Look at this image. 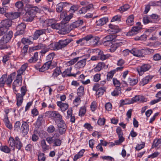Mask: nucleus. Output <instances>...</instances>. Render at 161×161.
Instances as JSON below:
<instances>
[{
	"mask_svg": "<svg viewBox=\"0 0 161 161\" xmlns=\"http://www.w3.org/2000/svg\"><path fill=\"white\" fill-rule=\"evenodd\" d=\"M7 29L4 28L0 25V36L4 34L0 40V49H8L10 47L6 44L11 39L13 36L12 31L7 32Z\"/></svg>",
	"mask_w": 161,
	"mask_h": 161,
	"instance_id": "1",
	"label": "nucleus"
},
{
	"mask_svg": "<svg viewBox=\"0 0 161 161\" xmlns=\"http://www.w3.org/2000/svg\"><path fill=\"white\" fill-rule=\"evenodd\" d=\"M72 39L67 38L64 40H60L58 42H54L50 44L49 48L54 50H58L65 47L71 42Z\"/></svg>",
	"mask_w": 161,
	"mask_h": 161,
	"instance_id": "2",
	"label": "nucleus"
},
{
	"mask_svg": "<svg viewBox=\"0 0 161 161\" xmlns=\"http://www.w3.org/2000/svg\"><path fill=\"white\" fill-rule=\"evenodd\" d=\"M38 10L39 8L37 7H34L29 8L23 16V20L26 22L32 21Z\"/></svg>",
	"mask_w": 161,
	"mask_h": 161,
	"instance_id": "3",
	"label": "nucleus"
},
{
	"mask_svg": "<svg viewBox=\"0 0 161 161\" xmlns=\"http://www.w3.org/2000/svg\"><path fill=\"white\" fill-rule=\"evenodd\" d=\"M8 144L9 147L13 150H14L15 147L19 150L22 147L21 142L18 136L16 137L15 139L13 137H10L8 140Z\"/></svg>",
	"mask_w": 161,
	"mask_h": 161,
	"instance_id": "4",
	"label": "nucleus"
},
{
	"mask_svg": "<svg viewBox=\"0 0 161 161\" xmlns=\"http://www.w3.org/2000/svg\"><path fill=\"white\" fill-rule=\"evenodd\" d=\"M67 14L66 12L64 11L60 14V19L61 20V22L63 24H64L67 23L73 17V14L71 13L68 15Z\"/></svg>",
	"mask_w": 161,
	"mask_h": 161,
	"instance_id": "5",
	"label": "nucleus"
},
{
	"mask_svg": "<svg viewBox=\"0 0 161 161\" xmlns=\"http://www.w3.org/2000/svg\"><path fill=\"white\" fill-rule=\"evenodd\" d=\"M55 122L58 127L60 134L63 135L64 134L66 131L67 126L64 121L55 120Z\"/></svg>",
	"mask_w": 161,
	"mask_h": 161,
	"instance_id": "6",
	"label": "nucleus"
},
{
	"mask_svg": "<svg viewBox=\"0 0 161 161\" xmlns=\"http://www.w3.org/2000/svg\"><path fill=\"white\" fill-rule=\"evenodd\" d=\"M116 131L118 136L119 139L115 141V143L116 145H118L122 143L125 140V138L123 137V133L120 127H118L116 129Z\"/></svg>",
	"mask_w": 161,
	"mask_h": 161,
	"instance_id": "7",
	"label": "nucleus"
},
{
	"mask_svg": "<svg viewBox=\"0 0 161 161\" xmlns=\"http://www.w3.org/2000/svg\"><path fill=\"white\" fill-rule=\"evenodd\" d=\"M151 66L148 64H145L139 66L136 69L140 75H142L144 72L149 70Z\"/></svg>",
	"mask_w": 161,
	"mask_h": 161,
	"instance_id": "8",
	"label": "nucleus"
},
{
	"mask_svg": "<svg viewBox=\"0 0 161 161\" xmlns=\"http://www.w3.org/2000/svg\"><path fill=\"white\" fill-rule=\"evenodd\" d=\"M49 30L48 29H42L41 30H37L35 32L33 35V39L35 40L37 39L40 36L43 34H46L49 33Z\"/></svg>",
	"mask_w": 161,
	"mask_h": 161,
	"instance_id": "9",
	"label": "nucleus"
},
{
	"mask_svg": "<svg viewBox=\"0 0 161 161\" xmlns=\"http://www.w3.org/2000/svg\"><path fill=\"white\" fill-rule=\"evenodd\" d=\"M21 13L19 12L7 13L5 16L10 20L14 19L19 17Z\"/></svg>",
	"mask_w": 161,
	"mask_h": 161,
	"instance_id": "10",
	"label": "nucleus"
},
{
	"mask_svg": "<svg viewBox=\"0 0 161 161\" xmlns=\"http://www.w3.org/2000/svg\"><path fill=\"white\" fill-rule=\"evenodd\" d=\"M26 27L25 24L22 23L19 24L16 27V30L17 31L16 34L17 35H20L23 34L24 33V31Z\"/></svg>",
	"mask_w": 161,
	"mask_h": 161,
	"instance_id": "11",
	"label": "nucleus"
},
{
	"mask_svg": "<svg viewBox=\"0 0 161 161\" xmlns=\"http://www.w3.org/2000/svg\"><path fill=\"white\" fill-rule=\"evenodd\" d=\"M146 101V99L143 96H136L132 98L131 100L129 102V104L133 103L135 102H144Z\"/></svg>",
	"mask_w": 161,
	"mask_h": 161,
	"instance_id": "12",
	"label": "nucleus"
},
{
	"mask_svg": "<svg viewBox=\"0 0 161 161\" xmlns=\"http://www.w3.org/2000/svg\"><path fill=\"white\" fill-rule=\"evenodd\" d=\"M143 49H138L136 48H133L130 51V53L134 56L138 57H143Z\"/></svg>",
	"mask_w": 161,
	"mask_h": 161,
	"instance_id": "13",
	"label": "nucleus"
},
{
	"mask_svg": "<svg viewBox=\"0 0 161 161\" xmlns=\"http://www.w3.org/2000/svg\"><path fill=\"white\" fill-rule=\"evenodd\" d=\"M51 64L50 62H47L44 63L41 68H40L39 66H37V65L35 66V67L36 69H39L40 72H43L49 69Z\"/></svg>",
	"mask_w": 161,
	"mask_h": 161,
	"instance_id": "14",
	"label": "nucleus"
},
{
	"mask_svg": "<svg viewBox=\"0 0 161 161\" xmlns=\"http://www.w3.org/2000/svg\"><path fill=\"white\" fill-rule=\"evenodd\" d=\"M29 122L23 121L20 129L21 131L25 134H27L29 131Z\"/></svg>",
	"mask_w": 161,
	"mask_h": 161,
	"instance_id": "15",
	"label": "nucleus"
},
{
	"mask_svg": "<svg viewBox=\"0 0 161 161\" xmlns=\"http://www.w3.org/2000/svg\"><path fill=\"white\" fill-rule=\"evenodd\" d=\"M15 75L16 73L15 72L11 74L8 77H7V75L6 74L5 84L8 86L10 85L13 79L15 78Z\"/></svg>",
	"mask_w": 161,
	"mask_h": 161,
	"instance_id": "16",
	"label": "nucleus"
},
{
	"mask_svg": "<svg viewBox=\"0 0 161 161\" xmlns=\"http://www.w3.org/2000/svg\"><path fill=\"white\" fill-rule=\"evenodd\" d=\"M12 24V21L9 19H6L2 20L0 24V25L4 28L8 30L9 28L11 26Z\"/></svg>",
	"mask_w": 161,
	"mask_h": 161,
	"instance_id": "17",
	"label": "nucleus"
},
{
	"mask_svg": "<svg viewBox=\"0 0 161 161\" xmlns=\"http://www.w3.org/2000/svg\"><path fill=\"white\" fill-rule=\"evenodd\" d=\"M22 83V78L21 75L17 74L16 79L13 83V85L19 87L21 86Z\"/></svg>",
	"mask_w": 161,
	"mask_h": 161,
	"instance_id": "18",
	"label": "nucleus"
},
{
	"mask_svg": "<svg viewBox=\"0 0 161 161\" xmlns=\"http://www.w3.org/2000/svg\"><path fill=\"white\" fill-rule=\"evenodd\" d=\"M88 37H89L88 41H89L92 43V45H97L99 41V38L97 36H93L92 35H88Z\"/></svg>",
	"mask_w": 161,
	"mask_h": 161,
	"instance_id": "19",
	"label": "nucleus"
},
{
	"mask_svg": "<svg viewBox=\"0 0 161 161\" xmlns=\"http://www.w3.org/2000/svg\"><path fill=\"white\" fill-rule=\"evenodd\" d=\"M83 23L82 20H78L73 22L69 26V28L70 30H73L77 28L82 25Z\"/></svg>",
	"mask_w": 161,
	"mask_h": 161,
	"instance_id": "20",
	"label": "nucleus"
},
{
	"mask_svg": "<svg viewBox=\"0 0 161 161\" xmlns=\"http://www.w3.org/2000/svg\"><path fill=\"white\" fill-rule=\"evenodd\" d=\"M89 38V37H88L87 35L77 41L76 43L77 44H80L81 45H85L88 41V39Z\"/></svg>",
	"mask_w": 161,
	"mask_h": 161,
	"instance_id": "21",
	"label": "nucleus"
},
{
	"mask_svg": "<svg viewBox=\"0 0 161 161\" xmlns=\"http://www.w3.org/2000/svg\"><path fill=\"white\" fill-rule=\"evenodd\" d=\"M68 3L66 2H61L59 3L56 7V11L60 13L62 11L64 7L67 6Z\"/></svg>",
	"mask_w": 161,
	"mask_h": 161,
	"instance_id": "22",
	"label": "nucleus"
},
{
	"mask_svg": "<svg viewBox=\"0 0 161 161\" xmlns=\"http://www.w3.org/2000/svg\"><path fill=\"white\" fill-rule=\"evenodd\" d=\"M86 58H84L79 61L75 64V68L78 69L83 68L86 64Z\"/></svg>",
	"mask_w": 161,
	"mask_h": 161,
	"instance_id": "23",
	"label": "nucleus"
},
{
	"mask_svg": "<svg viewBox=\"0 0 161 161\" xmlns=\"http://www.w3.org/2000/svg\"><path fill=\"white\" fill-rule=\"evenodd\" d=\"M57 105L60 107L62 111H64L68 109L69 105L67 103H63L61 101L57 102Z\"/></svg>",
	"mask_w": 161,
	"mask_h": 161,
	"instance_id": "24",
	"label": "nucleus"
},
{
	"mask_svg": "<svg viewBox=\"0 0 161 161\" xmlns=\"http://www.w3.org/2000/svg\"><path fill=\"white\" fill-rule=\"evenodd\" d=\"M154 147H157V149L161 147V139H156L154 140L152 148Z\"/></svg>",
	"mask_w": 161,
	"mask_h": 161,
	"instance_id": "25",
	"label": "nucleus"
},
{
	"mask_svg": "<svg viewBox=\"0 0 161 161\" xmlns=\"http://www.w3.org/2000/svg\"><path fill=\"white\" fill-rule=\"evenodd\" d=\"M20 93L16 94L17 105L18 107L20 106L23 102V97Z\"/></svg>",
	"mask_w": 161,
	"mask_h": 161,
	"instance_id": "26",
	"label": "nucleus"
},
{
	"mask_svg": "<svg viewBox=\"0 0 161 161\" xmlns=\"http://www.w3.org/2000/svg\"><path fill=\"white\" fill-rule=\"evenodd\" d=\"M41 144L43 152H45L46 151L49 150L51 148L50 146L47 145L45 140L44 139L41 141Z\"/></svg>",
	"mask_w": 161,
	"mask_h": 161,
	"instance_id": "27",
	"label": "nucleus"
},
{
	"mask_svg": "<svg viewBox=\"0 0 161 161\" xmlns=\"http://www.w3.org/2000/svg\"><path fill=\"white\" fill-rule=\"evenodd\" d=\"M108 20V19L107 17H103L97 20L96 22L97 25L98 26H102L105 24Z\"/></svg>",
	"mask_w": 161,
	"mask_h": 161,
	"instance_id": "28",
	"label": "nucleus"
},
{
	"mask_svg": "<svg viewBox=\"0 0 161 161\" xmlns=\"http://www.w3.org/2000/svg\"><path fill=\"white\" fill-rule=\"evenodd\" d=\"M140 29V28L138 26L133 27L131 30L127 33V35L130 36L134 35L138 32Z\"/></svg>",
	"mask_w": 161,
	"mask_h": 161,
	"instance_id": "29",
	"label": "nucleus"
},
{
	"mask_svg": "<svg viewBox=\"0 0 161 161\" xmlns=\"http://www.w3.org/2000/svg\"><path fill=\"white\" fill-rule=\"evenodd\" d=\"M123 44L122 42H119V43H116L114 44H112L111 45L110 51L112 52H114L119 46H121Z\"/></svg>",
	"mask_w": 161,
	"mask_h": 161,
	"instance_id": "30",
	"label": "nucleus"
},
{
	"mask_svg": "<svg viewBox=\"0 0 161 161\" xmlns=\"http://www.w3.org/2000/svg\"><path fill=\"white\" fill-rule=\"evenodd\" d=\"M152 77L149 75L146 76L143 78L140 82V85L141 86H144L147 84L150 80H151Z\"/></svg>",
	"mask_w": 161,
	"mask_h": 161,
	"instance_id": "31",
	"label": "nucleus"
},
{
	"mask_svg": "<svg viewBox=\"0 0 161 161\" xmlns=\"http://www.w3.org/2000/svg\"><path fill=\"white\" fill-rule=\"evenodd\" d=\"M44 117V114H42L39 115L36 121V124L38 126H41L44 122V120L43 119Z\"/></svg>",
	"mask_w": 161,
	"mask_h": 161,
	"instance_id": "32",
	"label": "nucleus"
},
{
	"mask_svg": "<svg viewBox=\"0 0 161 161\" xmlns=\"http://www.w3.org/2000/svg\"><path fill=\"white\" fill-rule=\"evenodd\" d=\"M98 55L100 59L102 60H104L108 58L110 56L109 54H104L102 51H100L98 52Z\"/></svg>",
	"mask_w": 161,
	"mask_h": 161,
	"instance_id": "33",
	"label": "nucleus"
},
{
	"mask_svg": "<svg viewBox=\"0 0 161 161\" xmlns=\"http://www.w3.org/2000/svg\"><path fill=\"white\" fill-rule=\"evenodd\" d=\"M38 59V53L36 52L34 53V55L31 58L28 60V61L30 63H35Z\"/></svg>",
	"mask_w": 161,
	"mask_h": 161,
	"instance_id": "34",
	"label": "nucleus"
},
{
	"mask_svg": "<svg viewBox=\"0 0 161 161\" xmlns=\"http://www.w3.org/2000/svg\"><path fill=\"white\" fill-rule=\"evenodd\" d=\"M104 66V63L103 62L99 63L93 69L94 71L95 72L100 71Z\"/></svg>",
	"mask_w": 161,
	"mask_h": 161,
	"instance_id": "35",
	"label": "nucleus"
},
{
	"mask_svg": "<svg viewBox=\"0 0 161 161\" xmlns=\"http://www.w3.org/2000/svg\"><path fill=\"white\" fill-rule=\"evenodd\" d=\"M121 93V88L120 87H116L114 91L112 92L111 94L113 96H116Z\"/></svg>",
	"mask_w": 161,
	"mask_h": 161,
	"instance_id": "36",
	"label": "nucleus"
},
{
	"mask_svg": "<svg viewBox=\"0 0 161 161\" xmlns=\"http://www.w3.org/2000/svg\"><path fill=\"white\" fill-rule=\"evenodd\" d=\"M134 16L133 15H130L126 20V23L129 25H132L134 23Z\"/></svg>",
	"mask_w": 161,
	"mask_h": 161,
	"instance_id": "37",
	"label": "nucleus"
},
{
	"mask_svg": "<svg viewBox=\"0 0 161 161\" xmlns=\"http://www.w3.org/2000/svg\"><path fill=\"white\" fill-rule=\"evenodd\" d=\"M61 72L59 67H57L54 70L52 74V76L54 77H56L58 75L61 74Z\"/></svg>",
	"mask_w": 161,
	"mask_h": 161,
	"instance_id": "38",
	"label": "nucleus"
},
{
	"mask_svg": "<svg viewBox=\"0 0 161 161\" xmlns=\"http://www.w3.org/2000/svg\"><path fill=\"white\" fill-rule=\"evenodd\" d=\"M28 65L26 63L22 65L20 68L17 71V74L21 75L25 71Z\"/></svg>",
	"mask_w": 161,
	"mask_h": 161,
	"instance_id": "39",
	"label": "nucleus"
},
{
	"mask_svg": "<svg viewBox=\"0 0 161 161\" xmlns=\"http://www.w3.org/2000/svg\"><path fill=\"white\" fill-rule=\"evenodd\" d=\"M116 36L114 35H110L106 36L103 38V40L107 41L112 42V41L116 38Z\"/></svg>",
	"mask_w": 161,
	"mask_h": 161,
	"instance_id": "40",
	"label": "nucleus"
},
{
	"mask_svg": "<svg viewBox=\"0 0 161 161\" xmlns=\"http://www.w3.org/2000/svg\"><path fill=\"white\" fill-rule=\"evenodd\" d=\"M106 88L104 86L100 87L98 88V90L96 92L97 94L99 97L103 95L104 92L105 91Z\"/></svg>",
	"mask_w": 161,
	"mask_h": 161,
	"instance_id": "41",
	"label": "nucleus"
},
{
	"mask_svg": "<svg viewBox=\"0 0 161 161\" xmlns=\"http://www.w3.org/2000/svg\"><path fill=\"white\" fill-rule=\"evenodd\" d=\"M84 87L82 86H80L78 89L77 90V93L79 96L81 97L84 95Z\"/></svg>",
	"mask_w": 161,
	"mask_h": 161,
	"instance_id": "42",
	"label": "nucleus"
},
{
	"mask_svg": "<svg viewBox=\"0 0 161 161\" xmlns=\"http://www.w3.org/2000/svg\"><path fill=\"white\" fill-rule=\"evenodd\" d=\"M80 58L81 57H78L72 59L66 63V65L68 66H70L74 64L79 60V58Z\"/></svg>",
	"mask_w": 161,
	"mask_h": 161,
	"instance_id": "43",
	"label": "nucleus"
},
{
	"mask_svg": "<svg viewBox=\"0 0 161 161\" xmlns=\"http://www.w3.org/2000/svg\"><path fill=\"white\" fill-rule=\"evenodd\" d=\"M55 55V53L53 52L49 54L46 57V59L48 61L47 62H50L51 63V64H52V61L54 58Z\"/></svg>",
	"mask_w": 161,
	"mask_h": 161,
	"instance_id": "44",
	"label": "nucleus"
},
{
	"mask_svg": "<svg viewBox=\"0 0 161 161\" xmlns=\"http://www.w3.org/2000/svg\"><path fill=\"white\" fill-rule=\"evenodd\" d=\"M0 150L6 153H9L10 152V149L7 146H2L0 147Z\"/></svg>",
	"mask_w": 161,
	"mask_h": 161,
	"instance_id": "45",
	"label": "nucleus"
},
{
	"mask_svg": "<svg viewBox=\"0 0 161 161\" xmlns=\"http://www.w3.org/2000/svg\"><path fill=\"white\" fill-rule=\"evenodd\" d=\"M6 74L2 75L0 78V87H3L5 84Z\"/></svg>",
	"mask_w": 161,
	"mask_h": 161,
	"instance_id": "46",
	"label": "nucleus"
},
{
	"mask_svg": "<svg viewBox=\"0 0 161 161\" xmlns=\"http://www.w3.org/2000/svg\"><path fill=\"white\" fill-rule=\"evenodd\" d=\"M62 141L58 139H56L54 140L53 142V147L60 146L62 143Z\"/></svg>",
	"mask_w": 161,
	"mask_h": 161,
	"instance_id": "47",
	"label": "nucleus"
},
{
	"mask_svg": "<svg viewBox=\"0 0 161 161\" xmlns=\"http://www.w3.org/2000/svg\"><path fill=\"white\" fill-rule=\"evenodd\" d=\"M46 159L45 154L41 152H39L38 159V161H44Z\"/></svg>",
	"mask_w": 161,
	"mask_h": 161,
	"instance_id": "48",
	"label": "nucleus"
},
{
	"mask_svg": "<svg viewBox=\"0 0 161 161\" xmlns=\"http://www.w3.org/2000/svg\"><path fill=\"white\" fill-rule=\"evenodd\" d=\"M56 111H50L45 113V116H48L49 117L54 118Z\"/></svg>",
	"mask_w": 161,
	"mask_h": 161,
	"instance_id": "49",
	"label": "nucleus"
},
{
	"mask_svg": "<svg viewBox=\"0 0 161 161\" xmlns=\"http://www.w3.org/2000/svg\"><path fill=\"white\" fill-rule=\"evenodd\" d=\"M115 73V70H113L108 72L107 75V80L109 81L111 79Z\"/></svg>",
	"mask_w": 161,
	"mask_h": 161,
	"instance_id": "50",
	"label": "nucleus"
},
{
	"mask_svg": "<svg viewBox=\"0 0 161 161\" xmlns=\"http://www.w3.org/2000/svg\"><path fill=\"white\" fill-rule=\"evenodd\" d=\"M130 7L128 4H125V5L122 6L120 8L118 9L121 13H122L124 11H127L129 8Z\"/></svg>",
	"mask_w": 161,
	"mask_h": 161,
	"instance_id": "51",
	"label": "nucleus"
},
{
	"mask_svg": "<svg viewBox=\"0 0 161 161\" xmlns=\"http://www.w3.org/2000/svg\"><path fill=\"white\" fill-rule=\"evenodd\" d=\"M45 45L41 43H39L38 45L32 48L33 50H37L43 49L45 48Z\"/></svg>",
	"mask_w": 161,
	"mask_h": 161,
	"instance_id": "52",
	"label": "nucleus"
},
{
	"mask_svg": "<svg viewBox=\"0 0 161 161\" xmlns=\"http://www.w3.org/2000/svg\"><path fill=\"white\" fill-rule=\"evenodd\" d=\"M46 22L47 23L48 26L51 27L54 25L56 22V20L54 19H50L46 21Z\"/></svg>",
	"mask_w": 161,
	"mask_h": 161,
	"instance_id": "53",
	"label": "nucleus"
},
{
	"mask_svg": "<svg viewBox=\"0 0 161 161\" xmlns=\"http://www.w3.org/2000/svg\"><path fill=\"white\" fill-rule=\"evenodd\" d=\"M21 42L24 44L25 45H27L28 44H30L32 42L29 39L25 38H23L21 40Z\"/></svg>",
	"mask_w": 161,
	"mask_h": 161,
	"instance_id": "54",
	"label": "nucleus"
},
{
	"mask_svg": "<svg viewBox=\"0 0 161 161\" xmlns=\"http://www.w3.org/2000/svg\"><path fill=\"white\" fill-rule=\"evenodd\" d=\"M23 3L21 1L17 2L15 4V6L19 9L23 8Z\"/></svg>",
	"mask_w": 161,
	"mask_h": 161,
	"instance_id": "55",
	"label": "nucleus"
},
{
	"mask_svg": "<svg viewBox=\"0 0 161 161\" xmlns=\"http://www.w3.org/2000/svg\"><path fill=\"white\" fill-rule=\"evenodd\" d=\"M86 112V108L85 107H81L80 110L79 112V115L82 116L84 115Z\"/></svg>",
	"mask_w": 161,
	"mask_h": 161,
	"instance_id": "56",
	"label": "nucleus"
},
{
	"mask_svg": "<svg viewBox=\"0 0 161 161\" xmlns=\"http://www.w3.org/2000/svg\"><path fill=\"white\" fill-rule=\"evenodd\" d=\"M31 113L32 116L33 117L36 116L39 114V112L36 108H35L31 110Z\"/></svg>",
	"mask_w": 161,
	"mask_h": 161,
	"instance_id": "57",
	"label": "nucleus"
},
{
	"mask_svg": "<svg viewBox=\"0 0 161 161\" xmlns=\"http://www.w3.org/2000/svg\"><path fill=\"white\" fill-rule=\"evenodd\" d=\"M143 21L145 24H148L150 22H152V20H151L149 16L144 17L143 19Z\"/></svg>",
	"mask_w": 161,
	"mask_h": 161,
	"instance_id": "58",
	"label": "nucleus"
},
{
	"mask_svg": "<svg viewBox=\"0 0 161 161\" xmlns=\"http://www.w3.org/2000/svg\"><path fill=\"white\" fill-rule=\"evenodd\" d=\"M129 81V83L130 85L131 86H133L135 85L138 82V80L137 78L135 79H130Z\"/></svg>",
	"mask_w": 161,
	"mask_h": 161,
	"instance_id": "59",
	"label": "nucleus"
},
{
	"mask_svg": "<svg viewBox=\"0 0 161 161\" xmlns=\"http://www.w3.org/2000/svg\"><path fill=\"white\" fill-rule=\"evenodd\" d=\"M54 118H58V119H56L55 120L63 121L62 119V117L59 113L58 112H56Z\"/></svg>",
	"mask_w": 161,
	"mask_h": 161,
	"instance_id": "60",
	"label": "nucleus"
},
{
	"mask_svg": "<svg viewBox=\"0 0 161 161\" xmlns=\"http://www.w3.org/2000/svg\"><path fill=\"white\" fill-rule=\"evenodd\" d=\"M28 47V46L27 45H25L22 49L21 53L23 56L25 55L26 53H27Z\"/></svg>",
	"mask_w": 161,
	"mask_h": 161,
	"instance_id": "61",
	"label": "nucleus"
},
{
	"mask_svg": "<svg viewBox=\"0 0 161 161\" xmlns=\"http://www.w3.org/2000/svg\"><path fill=\"white\" fill-rule=\"evenodd\" d=\"M26 87L25 86H23L20 89V92L21 93V95L22 96H24L26 93L27 92Z\"/></svg>",
	"mask_w": 161,
	"mask_h": 161,
	"instance_id": "62",
	"label": "nucleus"
},
{
	"mask_svg": "<svg viewBox=\"0 0 161 161\" xmlns=\"http://www.w3.org/2000/svg\"><path fill=\"white\" fill-rule=\"evenodd\" d=\"M79 97L78 96V97H76L74 101V103L76 106L78 105L81 102L80 99Z\"/></svg>",
	"mask_w": 161,
	"mask_h": 161,
	"instance_id": "63",
	"label": "nucleus"
},
{
	"mask_svg": "<svg viewBox=\"0 0 161 161\" xmlns=\"http://www.w3.org/2000/svg\"><path fill=\"white\" fill-rule=\"evenodd\" d=\"M105 119L104 118L102 119L99 118L97 121V124L100 125H103L105 123Z\"/></svg>",
	"mask_w": 161,
	"mask_h": 161,
	"instance_id": "64",
	"label": "nucleus"
}]
</instances>
